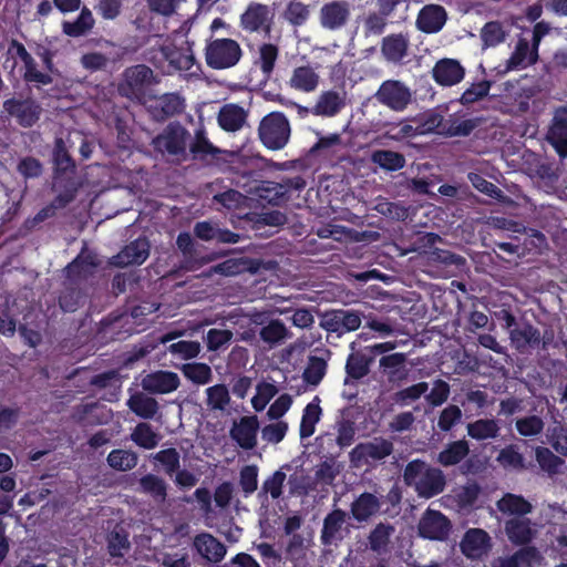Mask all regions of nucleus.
Instances as JSON below:
<instances>
[{"mask_svg":"<svg viewBox=\"0 0 567 567\" xmlns=\"http://www.w3.org/2000/svg\"><path fill=\"white\" fill-rule=\"evenodd\" d=\"M94 23L95 20L91 10L87 7H83L75 20L63 21L62 31L69 37L79 38L90 32Z\"/></svg>","mask_w":567,"mask_h":567,"instance_id":"ea45409f","label":"nucleus"},{"mask_svg":"<svg viewBox=\"0 0 567 567\" xmlns=\"http://www.w3.org/2000/svg\"><path fill=\"white\" fill-rule=\"evenodd\" d=\"M279 49L272 43H264L259 48V66L262 74L269 78L274 72L278 59Z\"/></svg>","mask_w":567,"mask_h":567,"instance_id":"774afa93","label":"nucleus"},{"mask_svg":"<svg viewBox=\"0 0 567 567\" xmlns=\"http://www.w3.org/2000/svg\"><path fill=\"white\" fill-rule=\"evenodd\" d=\"M141 385L150 394H167L178 389L181 380L173 371L158 370L146 374Z\"/></svg>","mask_w":567,"mask_h":567,"instance_id":"a211bd4d","label":"nucleus"},{"mask_svg":"<svg viewBox=\"0 0 567 567\" xmlns=\"http://www.w3.org/2000/svg\"><path fill=\"white\" fill-rule=\"evenodd\" d=\"M405 353L395 352L384 354L379 360V367L382 374L386 375L390 383H400L406 379Z\"/></svg>","mask_w":567,"mask_h":567,"instance_id":"c756f323","label":"nucleus"},{"mask_svg":"<svg viewBox=\"0 0 567 567\" xmlns=\"http://www.w3.org/2000/svg\"><path fill=\"white\" fill-rule=\"evenodd\" d=\"M347 513L341 508L332 509L323 519L320 540L324 546L332 545L337 540L346 523Z\"/></svg>","mask_w":567,"mask_h":567,"instance_id":"72a5a7b5","label":"nucleus"},{"mask_svg":"<svg viewBox=\"0 0 567 567\" xmlns=\"http://www.w3.org/2000/svg\"><path fill=\"white\" fill-rule=\"evenodd\" d=\"M319 75L309 65L298 66L289 80L291 87L301 92H312L317 89Z\"/></svg>","mask_w":567,"mask_h":567,"instance_id":"37998d69","label":"nucleus"},{"mask_svg":"<svg viewBox=\"0 0 567 567\" xmlns=\"http://www.w3.org/2000/svg\"><path fill=\"white\" fill-rule=\"evenodd\" d=\"M206 404L212 410L224 411L230 402L229 390L224 383L206 389Z\"/></svg>","mask_w":567,"mask_h":567,"instance_id":"e2e57ef3","label":"nucleus"},{"mask_svg":"<svg viewBox=\"0 0 567 567\" xmlns=\"http://www.w3.org/2000/svg\"><path fill=\"white\" fill-rule=\"evenodd\" d=\"M546 138L559 157H567V106L556 109Z\"/></svg>","mask_w":567,"mask_h":567,"instance_id":"6ab92c4d","label":"nucleus"},{"mask_svg":"<svg viewBox=\"0 0 567 567\" xmlns=\"http://www.w3.org/2000/svg\"><path fill=\"white\" fill-rule=\"evenodd\" d=\"M261 143L272 151L282 150L290 137V124L281 112H271L262 117L258 127Z\"/></svg>","mask_w":567,"mask_h":567,"instance_id":"423d86ee","label":"nucleus"},{"mask_svg":"<svg viewBox=\"0 0 567 567\" xmlns=\"http://www.w3.org/2000/svg\"><path fill=\"white\" fill-rule=\"evenodd\" d=\"M406 486L414 487L420 497L432 498L445 488V476L437 467L430 466L422 460L410 461L403 471Z\"/></svg>","mask_w":567,"mask_h":567,"instance_id":"f03ea898","label":"nucleus"},{"mask_svg":"<svg viewBox=\"0 0 567 567\" xmlns=\"http://www.w3.org/2000/svg\"><path fill=\"white\" fill-rule=\"evenodd\" d=\"M84 287L79 284H71L66 279L64 280L63 288L58 298L59 307L63 312H75L85 303L87 295Z\"/></svg>","mask_w":567,"mask_h":567,"instance_id":"7c9ffc66","label":"nucleus"},{"mask_svg":"<svg viewBox=\"0 0 567 567\" xmlns=\"http://www.w3.org/2000/svg\"><path fill=\"white\" fill-rule=\"evenodd\" d=\"M100 261L93 252L81 251L66 267L65 279L71 284H79L85 286L89 278H91Z\"/></svg>","mask_w":567,"mask_h":567,"instance_id":"f3484780","label":"nucleus"},{"mask_svg":"<svg viewBox=\"0 0 567 567\" xmlns=\"http://www.w3.org/2000/svg\"><path fill=\"white\" fill-rule=\"evenodd\" d=\"M427 382L422 381L395 392L393 395V400L396 404L404 406L419 400L422 395H424L427 392Z\"/></svg>","mask_w":567,"mask_h":567,"instance_id":"69168bd1","label":"nucleus"},{"mask_svg":"<svg viewBox=\"0 0 567 567\" xmlns=\"http://www.w3.org/2000/svg\"><path fill=\"white\" fill-rule=\"evenodd\" d=\"M371 161L380 168L386 172H396L402 169L406 159L402 153L391 150H375L371 154Z\"/></svg>","mask_w":567,"mask_h":567,"instance_id":"c03bdc74","label":"nucleus"},{"mask_svg":"<svg viewBox=\"0 0 567 567\" xmlns=\"http://www.w3.org/2000/svg\"><path fill=\"white\" fill-rule=\"evenodd\" d=\"M447 13L440 4H426L417 14L416 28L424 33H436L446 23Z\"/></svg>","mask_w":567,"mask_h":567,"instance_id":"b1692460","label":"nucleus"},{"mask_svg":"<svg viewBox=\"0 0 567 567\" xmlns=\"http://www.w3.org/2000/svg\"><path fill=\"white\" fill-rule=\"evenodd\" d=\"M350 4L346 0L324 3L319 11L320 25L329 31L344 28L350 20Z\"/></svg>","mask_w":567,"mask_h":567,"instance_id":"dca6fc26","label":"nucleus"},{"mask_svg":"<svg viewBox=\"0 0 567 567\" xmlns=\"http://www.w3.org/2000/svg\"><path fill=\"white\" fill-rule=\"evenodd\" d=\"M181 371L187 380L198 385L207 384L213 379L210 367L203 362L184 363Z\"/></svg>","mask_w":567,"mask_h":567,"instance_id":"13d9d810","label":"nucleus"},{"mask_svg":"<svg viewBox=\"0 0 567 567\" xmlns=\"http://www.w3.org/2000/svg\"><path fill=\"white\" fill-rule=\"evenodd\" d=\"M346 106V94L334 90L320 94L312 113L321 116H334Z\"/></svg>","mask_w":567,"mask_h":567,"instance_id":"473e14b6","label":"nucleus"},{"mask_svg":"<svg viewBox=\"0 0 567 567\" xmlns=\"http://www.w3.org/2000/svg\"><path fill=\"white\" fill-rule=\"evenodd\" d=\"M381 508V502L373 493L363 492L350 505L352 518L358 523H365L372 516L378 514Z\"/></svg>","mask_w":567,"mask_h":567,"instance_id":"cd10ccee","label":"nucleus"},{"mask_svg":"<svg viewBox=\"0 0 567 567\" xmlns=\"http://www.w3.org/2000/svg\"><path fill=\"white\" fill-rule=\"evenodd\" d=\"M274 22V13L269 6L250 2L239 17V27L248 33L269 37Z\"/></svg>","mask_w":567,"mask_h":567,"instance_id":"1a4fd4ad","label":"nucleus"},{"mask_svg":"<svg viewBox=\"0 0 567 567\" xmlns=\"http://www.w3.org/2000/svg\"><path fill=\"white\" fill-rule=\"evenodd\" d=\"M538 551L535 547L525 546L515 551L512 556L505 558H496L492 561L491 567H523L530 566L537 558Z\"/></svg>","mask_w":567,"mask_h":567,"instance_id":"a18cd8bd","label":"nucleus"},{"mask_svg":"<svg viewBox=\"0 0 567 567\" xmlns=\"http://www.w3.org/2000/svg\"><path fill=\"white\" fill-rule=\"evenodd\" d=\"M244 56V51L238 41L210 34L205 42L204 59L206 65L216 71L236 66Z\"/></svg>","mask_w":567,"mask_h":567,"instance_id":"7ed1b4c3","label":"nucleus"},{"mask_svg":"<svg viewBox=\"0 0 567 567\" xmlns=\"http://www.w3.org/2000/svg\"><path fill=\"white\" fill-rule=\"evenodd\" d=\"M322 410L320 408V399H315L306 405L302 412L301 422L299 426V435L301 440L308 439L313 435L316 424L320 421Z\"/></svg>","mask_w":567,"mask_h":567,"instance_id":"a19ab883","label":"nucleus"},{"mask_svg":"<svg viewBox=\"0 0 567 567\" xmlns=\"http://www.w3.org/2000/svg\"><path fill=\"white\" fill-rule=\"evenodd\" d=\"M327 368L328 364L326 359L317 355H310L307 367L302 373L303 381L309 385L317 386L324 378Z\"/></svg>","mask_w":567,"mask_h":567,"instance_id":"052dcab7","label":"nucleus"},{"mask_svg":"<svg viewBox=\"0 0 567 567\" xmlns=\"http://www.w3.org/2000/svg\"><path fill=\"white\" fill-rule=\"evenodd\" d=\"M390 22L378 11H369L362 19V32L365 38L384 33Z\"/></svg>","mask_w":567,"mask_h":567,"instance_id":"680f3d73","label":"nucleus"},{"mask_svg":"<svg viewBox=\"0 0 567 567\" xmlns=\"http://www.w3.org/2000/svg\"><path fill=\"white\" fill-rule=\"evenodd\" d=\"M505 532L508 539L515 545H527L534 537L530 520L527 518H513L507 520Z\"/></svg>","mask_w":567,"mask_h":567,"instance_id":"58836bf2","label":"nucleus"},{"mask_svg":"<svg viewBox=\"0 0 567 567\" xmlns=\"http://www.w3.org/2000/svg\"><path fill=\"white\" fill-rule=\"evenodd\" d=\"M245 110L237 104H225L218 113L217 121L219 126L226 132H236L240 130L246 121Z\"/></svg>","mask_w":567,"mask_h":567,"instance_id":"c9c22d12","label":"nucleus"},{"mask_svg":"<svg viewBox=\"0 0 567 567\" xmlns=\"http://www.w3.org/2000/svg\"><path fill=\"white\" fill-rule=\"evenodd\" d=\"M8 53L19 58L23 62L24 73L22 78L25 83H37L41 85H50L53 83L52 75L43 73L38 70L33 56L27 51L25 47L17 39H12L9 42Z\"/></svg>","mask_w":567,"mask_h":567,"instance_id":"4468645a","label":"nucleus"},{"mask_svg":"<svg viewBox=\"0 0 567 567\" xmlns=\"http://www.w3.org/2000/svg\"><path fill=\"white\" fill-rule=\"evenodd\" d=\"M381 105L394 112H403L413 101L411 89L399 80H385L374 93Z\"/></svg>","mask_w":567,"mask_h":567,"instance_id":"6e6552de","label":"nucleus"},{"mask_svg":"<svg viewBox=\"0 0 567 567\" xmlns=\"http://www.w3.org/2000/svg\"><path fill=\"white\" fill-rule=\"evenodd\" d=\"M159 435L147 422L138 423L131 433V440L140 447L145 450L155 449L159 442Z\"/></svg>","mask_w":567,"mask_h":567,"instance_id":"6e6d98bb","label":"nucleus"},{"mask_svg":"<svg viewBox=\"0 0 567 567\" xmlns=\"http://www.w3.org/2000/svg\"><path fill=\"white\" fill-rule=\"evenodd\" d=\"M467 435L476 441L493 440L499 435L501 427L494 419H478L466 426Z\"/></svg>","mask_w":567,"mask_h":567,"instance_id":"79ce46f5","label":"nucleus"},{"mask_svg":"<svg viewBox=\"0 0 567 567\" xmlns=\"http://www.w3.org/2000/svg\"><path fill=\"white\" fill-rule=\"evenodd\" d=\"M451 530V522L440 511L427 508L419 523L421 537L432 540H444Z\"/></svg>","mask_w":567,"mask_h":567,"instance_id":"2eb2a0df","label":"nucleus"},{"mask_svg":"<svg viewBox=\"0 0 567 567\" xmlns=\"http://www.w3.org/2000/svg\"><path fill=\"white\" fill-rule=\"evenodd\" d=\"M128 409L144 420H152L159 410L158 402L143 392H136L127 400Z\"/></svg>","mask_w":567,"mask_h":567,"instance_id":"e433bc0d","label":"nucleus"},{"mask_svg":"<svg viewBox=\"0 0 567 567\" xmlns=\"http://www.w3.org/2000/svg\"><path fill=\"white\" fill-rule=\"evenodd\" d=\"M537 50L536 47L530 50L529 42L526 39H519L507 61V70L525 69L536 63L538 59Z\"/></svg>","mask_w":567,"mask_h":567,"instance_id":"f704fd0d","label":"nucleus"},{"mask_svg":"<svg viewBox=\"0 0 567 567\" xmlns=\"http://www.w3.org/2000/svg\"><path fill=\"white\" fill-rule=\"evenodd\" d=\"M150 256V243L146 237H138L131 241L113 257V264L117 267L142 265Z\"/></svg>","mask_w":567,"mask_h":567,"instance_id":"5701e85b","label":"nucleus"},{"mask_svg":"<svg viewBox=\"0 0 567 567\" xmlns=\"http://www.w3.org/2000/svg\"><path fill=\"white\" fill-rule=\"evenodd\" d=\"M188 131L179 123H169L154 140V147L169 155H183L186 151Z\"/></svg>","mask_w":567,"mask_h":567,"instance_id":"ddd939ff","label":"nucleus"},{"mask_svg":"<svg viewBox=\"0 0 567 567\" xmlns=\"http://www.w3.org/2000/svg\"><path fill=\"white\" fill-rule=\"evenodd\" d=\"M193 546L202 558L212 564L220 563L227 554L225 544L206 532L199 533L194 537Z\"/></svg>","mask_w":567,"mask_h":567,"instance_id":"412c9836","label":"nucleus"},{"mask_svg":"<svg viewBox=\"0 0 567 567\" xmlns=\"http://www.w3.org/2000/svg\"><path fill=\"white\" fill-rule=\"evenodd\" d=\"M480 125V118H461L456 115H451L446 120L445 127L441 134L453 136H468Z\"/></svg>","mask_w":567,"mask_h":567,"instance_id":"3c124183","label":"nucleus"},{"mask_svg":"<svg viewBox=\"0 0 567 567\" xmlns=\"http://www.w3.org/2000/svg\"><path fill=\"white\" fill-rule=\"evenodd\" d=\"M362 322V313L357 310L334 309L326 311L320 320V327L329 333L341 337L355 331Z\"/></svg>","mask_w":567,"mask_h":567,"instance_id":"9d476101","label":"nucleus"},{"mask_svg":"<svg viewBox=\"0 0 567 567\" xmlns=\"http://www.w3.org/2000/svg\"><path fill=\"white\" fill-rule=\"evenodd\" d=\"M506 32L499 21H489L481 31V39L485 47H496L505 41Z\"/></svg>","mask_w":567,"mask_h":567,"instance_id":"338daca9","label":"nucleus"},{"mask_svg":"<svg viewBox=\"0 0 567 567\" xmlns=\"http://www.w3.org/2000/svg\"><path fill=\"white\" fill-rule=\"evenodd\" d=\"M375 8L390 24H401L409 19L410 0H375Z\"/></svg>","mask_w":567,"mask_h":567,"instance_id":"2f4dec72","label":"nucleus"},{"mask_svg":"<svg viewBox=\"0 0 567 567\" xmlns=\"http://www.w3.org/2000/svg\"><path fill=\"white\" fill-rule=\"evenodd\" d=\"M394 451L391 440L375 436L370 441L357 444L349 453L351 464L354 466H375L388 458Z\"/></svg>","mask_w":567,"mask_h":567,"instance_id":"0eeeda50","label":"nucleus"},{"mask_svg":"<svg viewBox=\"0 0 567 567\" xmlns=\"http://www.w3.org/2000/svg\"><path fill=\"white\" fill-rule=\"evenodd\" d=\"M509 339L512 346L519 352L526 353L532 349L538 348V329L530 322L517 324L511 330Z\"/></svg>","mask_w":567,"mask_h":567,"instance_id":"bb28decb","label":"nucleus"},{"mask_svg":"<svg viewBox=\"0 0 567 567\" xmlns=\"http://www.w3.org/2000/svg\"><path fill=\"white\" fill-rule=\"evenodd\" d=\"M53 165L54 174L62 176L66 173H73L75 169V162L68 152L62 138L56 140L53 150Z\"/></svg>","mask_w":567,"mask_h":567,"instance_id":"4d7b16f0","label":"nucleus"},{"mask_svg":"<svg viewBox=\"0 0 567 567\" xmlns=\"http://www.w3.org/2000/svg\"><path fill=\"white\" fill-rule=\"evenodd\" d=\"M290 337L291 333L280 319H271L259 331L260 340L270 347L279 344Z\"/></svg>","mask_w":567,"mask_h":567,"instance_id":"09e8293b","label":"nucleus"},{"mask_svg":"<svg viewBox=\"0 0 567 567\" xmlns=\"http://www.w3.org/2000/svg\"><path fill=\"white\" fill-rule=\"evenodd\" d=\"M497 507L502 513L524 516L533 511L532 504L522 495L505 494L497 503Z\"/></svg>","mask_w":567,"mask_h":567,"instance_id":"864d4df0","label":"nucleus"},{"mask_svg":"<svg viewBox=\"0 0 567 567\" xmlns=\"http://www.w3.org/2000/svg\"><path fill=\"white\" fill-rule=\"evenodd\" d=\"M185 101L178 93H164L155 99L150 112L156 121H165L184 112Z\"/></svg>","mask_w":567,"mask_h":567,"instance_id":"a878e982","label":"nucleus"},{"mask_svg":"<svg viewBox=\"0 0 567 567\" xmlns=\"http://www.w3.org/2000/svg\"><path fill=\"white\" fill-rule=\"evenodd\" d=\"M150 54L147 60L166 74L189 71L195 63V56L190 48L183 49L173 43L153 49Z\"/></svg>","mask_w":567,"mask_h":567,"instance_id":"39448f33","label":"nucleus"},{"mask_svg":"<svg viewBox=\"0 0 567 567\" xmlns=\"http://www.w3.org/2000/svg\"><path fill=\"white\" fill-rule=\"evenodd\" d=\"M189 152L194 159L223 167L228 164V168L240 174L244 177H250L252 169L248 167V161L243 162L240 156L234 152L220 150L215 146L206 136L204 128L195 131V136L189 145Z\"/></svg>","mask_w":567,"mask_h":567,"instance_id":"f257e3e1","label":"nucleus"},{"mask_svg":"<svg viewBox=\"0 0 567 567\" xmlns=\"http://www.w3.org/2000/svg\"><path fill=\"white\" fill-rule=\"evenodd\" d=\"M415 122L419 126V133L421 135L431 133L441 134V131L443 130V127H445L446 124V120L444 118V116L434 110L421 114L415 120Z\"/></svg>","mask_w":567,"mask_h":567,"instance_id":"bf43d9fd","label":"nucleus"},{"mask_svg":"<svg viewBox=\"0 0 567 567\" xmlns=\"http://www.w3.org/2000/svg\"><path fill=\"white\" fill-rule=\"evenodd\" d=\"M138 484V491L150 495L155 502L164 503L166 501L167 484L162 477L155 474H146L140 478Z\"/></svg>","mask_w":567,"mask_h":567,"instance_id":"49530a36","label":"nucleus"},{"mask_svg":"<svg viewBox=\"0 0 567 567\" xmlns=\"http://www.w3.org/2000/svg\"><path fill=\"white\" fill-rule=\"evenodd\" d=\"M460 546L467 558L478 559L491 550V536L484 529L471 528L464 534Z\"/></svg>","mask_w":567,"mask_h":567,"instance_id":"aec40b11","label":"nucleus"},{"mask_svg":"<svg viewBox=\"0 0 567 567\" xmlns=\"http://www.w3.org/2000/svg\"><path fill=\"white\" fill-rule=\"evenodd\" d=\"M259 421L256 415L240 417L230 429V437L244 450H252L257 445Z\"/></svg>","mask_w":567,"mask_h":567,"instance_id":"4be33fe9","label":"nucleus"},{"mask_svg":"<svg viewBox=\"0 0 567 567\" xmlns=\"http://www.w3.org/2000/svg\"><path fill=\"white\" fill-rule=\"evenodd\" d=\"M3 110L24 128L32 127L40 120L42 113L41 105L32 99H8L3 102Z\"/></svg>","mask_w":567,"mask_h":567,"instance_id":"f8f14e48","label":"nucleus"},{"mask_svg":"<svg viewBox=\"0 0 567 567\" xmlns=\"http://www.w3.org/2000/svg\"><path fill=\"white\" fill-rule=\"evenodd\" d=\"M128 532L121 526H115L112 529L107 537V551L113 558H122L124 554L131 548V543L128 539Z\"/></svg>","mask_w":567,"mask_h":567,"instance_id":"8fccbe9b","label":"nucleus"},{"mask_svg":"<svg viewBox=\"0 0 567 567\" xmlns=\"http://www.w3.org/2000/svg\"><path fill=\"white\" fill-rule=\"evenodd\" d=\"M465 75V69L457 60H439L432 69L434 81L442 86H453L460 83Z\"/></svg>","mask_w":567,"mask_h":567,"instance_id":"393cba45","label":"nucleus"},{"mask_svg":"<svg viewBox=\"0 0 567 567\" xmlns=\"http://www.w3.org/2000/svg\"><path fill=\"white\" fill-rule=\"evenodd\" d=\"M394 532L395 528L391 524H377L367 538L369 549L379 556H388L391 551V537Z\"/></svg>","mask_w":567,"mask_h":567,"instance_id":"c85d7f7f","label":"nucleus"},{"mask_svg":"<svg viewBox=\"0 0 567 567\" xmlns=\"http://www.w3.org/2000/svg\"><path fill=\"white\" fill-rule=\"evenodd\" d=\"M535 457L539 467L548 474H556L564 464V460L555 455L548 447L537 446Z\"/></svg>","mask_w":567,"mask_h":567,"instance_id":"0e129e2a","label":"nucleus"},{"mask_svg":"<svg viewBox=\"0 0 567 567\" xmlns=\"http://www.w3.org/2000/svg\"><path fill=\"white\" fill-rule=\"evenodd\" d=\"M106 461L113 470L126 472L133 470L137 465L138 455L131 450L116 449L109 453Z\"/></svg>","mask_w":567,"mask_h":567,"instance_id":"5fc2aeb1","label":"nucleus"},{"mask_svg":"<svg viewBox=\"0 0 567 567\" xmlns=\"http://www.w3.org/2000/svg\"><path fill=\"white\" fill-rule=\"evenodd\" d=\"M470 453L468 443L465 440H458L450 443L443 451L439 453L437 461L443 466H452L458 464Z\"/></svg>","mask_w":567,"mask_h":567,"instance_id":"603ef678","label":"nucleus"},{"mask_svg":"<svg viewBox=\"0 0 567 567\" xmlns=\"http://www.w3.org/2000/svg\"><path fill=\"white\" fill-rule=\"evenodd\" d=\"M159 83V78L145 64L126 68L117 85L118 94L130 100L142 102L147 91Z\"/></svg>","mask_w":567,"mask_h":567,"instance_id":"20e7f679","label":"nucleus"},{"mask_svg":"<svg viewBox=\"0 0 567 567\" xmlns=\"http://www.w3.org/2000/svg\"><path fill=\"white\" fill-rule=\"evenodd\" d=\"M286 477V473L281 470L275 471L262 482L257 495L258 499L261 503H265L268 501L269 496L272 499H278L281 497Z\"/></svg>","mask_w":567,"mask_h":567,"instance_id":"de8ad7c7","label":"nucleus"},{"mask_svg":"<svg viewBox=\"0 0 567 567\" xmlns=\"http://www.w3.org/2000/svg\"><path fill=\"white\" fill-rule=\"evenodd\" d=\"M409 40L403 34H390L382 39L381 52L391 62L401 61L408 52Z\"/></svg>","mask_w":567,"mask_h":567,"instance_id":"4c0bfd02","label":"nucleus"},{"mask_svg":"<svg viewBox=\"0 0 567 567\" xmlns=\"http://www.w3.org/2000/svg\"><path fill=\"white\" fill-rule=\"evenodd\" d=\"M351 352L349 353L344 371V384H354L369 375L371 367L374 363L373 353L367 347H355V342L350 344Z\"/></svg>","mask_w":567,"mask_h":567,"instance_id":"9b49d317","label":"nucleus"}]
</instances>
